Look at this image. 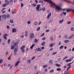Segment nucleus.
<instances>
[{"label": "nucleus", "instance_id": "nucleus-1", "mask_svg": "<svg viewBox=\"0 0 74 74\" xmlns=\"http://www.w3.org/2000/svg\"><path fill=\"white\" fill-rule=\"evenodd\" d=\"M40 5H38L36 8V10L38 11H40L41 10H42V11H44L45 10V8H44L41 9L40 8Z\"/></svg>", "mask_w": 74, "mask_h": 74}, {"label": "nucleus", "instance_id": "nucleus-2", "mask_svg": "<svg viewBox=\"0 0 74 74\" xmlns=\"http://www.w3.org/2000/svg\"><path fill=\"white\" fill-rule=\"evenodd\" d=\"M56 8L57 11H60V10H62V8L60 6H56Z\"/></svg>", "mask_w": 74, "mask_h": 74}, {"label": "nucleus", "instance_id": "nucleus-3", "mask_svg": "<svg viewBox=\"0 0 74 74\" xmlns=\"http://www.w3.org/2000/svg\"><path fill=\"white\" fill-rule=\"evenodd\" d=\"M34 34L33 33H31L30 34V35H29V38H33L34 37Z\"/></svg>", "mask_w": 74, "mask_h": 74}, {"label": "nucleus", "instance_id": "nucleus-4", "mask_svg": "<svg viewBox=\"0 0 74 74\" xmlns=\"http://www.w3.org/2000/svg\"><path fill=\"white\" fill-rule=\"evenodd\" d=\"M1 16L3 19H5L7 18V15L5 14H3Z\"/></svg>", "mask_w": 74, "mask_h": 74}, {"label": "nucleus", "instance_id": "nucleus-5", "mask_svg": "<svg viewBox=\"0 0 74 74\" xmlns=\"http://www.w3.org/2000/svg\"><path fill=\"white\" fill-rule=\"evenodd\" d=\"M12 31L13 33H16V29L14 28L12 29Z\"/></svg>", "mask_w": 74, "mask_h": 74}, {"label": "nucleus", "instance_id": "nucleus-6", "mask_svg": "<svg viewBox=\"0 0 74 74\" xmlns=\"http://www.w3.org/2000/svg\"><path fill=\"white\" fill-rule=\"evenodd\" d=\"M51 16V13H49L47 16V19H49Z\"/></svg>", "mask_w": 74, "mask_h": 74}, {"label": "nucleus", "instance_id": "nucleus-7", "mask_svg": "<svg viewBox=\"0 0 74 74\" xmlns=\"http://www.w3.org/2000/svg\"><path fill=\"white\" fill-rule=\"evenodd\" d=\"M67 66L68 67L69 66V67H68L67 69H66L67 71H68V70H69V69H70V68L71 67V65L70 64H68L67 65Z\"/></svg>", "mask_w": 74, "mask_h": 74}, {"label": "nucleus", "instance_id": "nucleus-8", "mask_svg": "<svg viewBox=\"0 0 74 74\" xmlns=\"http://www.w3.org/2000/svg\"><path fill=\"white\" fill-rule=\"evenodd\" d=\"M52 4H52V5H50V6L51 7H53L54 5H55V3H53L52 2Z\"/></svg>", "mask_w": 74, "mask_h": 74}, {"label": "nucleus", "instance_id": "nucleus-9", "mask_svg": "<svg viewBox=\"0 0 74 74\" xmlns=\"http://www.w3.org/2000/svg\"><path fill=\"white\" fill-rule=\"evenodd\" d=\"M53 45H54V44L52 43L49 45V47H53Z\"/></svg>", "mask_w": 74, "mask_h": 74}, {"label": "nucleus", "instance_id": "nucleus-10", "mask_svg": "<svg viewBox=\"0 0 74 74\" xmlns=\"http://www.w3.org/2000/svg\"><path fill=\"white\" fill-rule=\"evenodd\" d=\"M45 1H48L50 3V4H52V1L50 0H45Z\"/></svg>", "mask_w": 74, "mask_h": 74}, {"label": "nucleus", "instance_id": "nucleus-11", "mask_svg": "<svg viewBox=\"0 0 74 74\" xmlns=\"http://www.w3.org/2000/svg\"><path fill=\"white\" fill-rule=\"evenodd\" d=\"M5 3H6V4L7 5H8V4H9V1H8V0H6L5 1Z\"/></svg>", "mask_w": 74, "mask_h": 74}, {"label": "nucleus", "instance_id": "nucleus-12", "mask_svg": "<svg viewBox=\"0 0 74 74\" xmlns=\"http://www.w3.org/2000/svg\"><path fill=\"white\" fill-rule=\"evenodd\" d=\"M19 63H20V62H19V61H18L15 64V66H18V65L19 64Z\"/></svg>", "mask_w": 74, "mask_h": 74}, {"label": "nucleus", "instance_id": "nucleus-13", "mask_svg": "<svg viewBox=\"0 0 74 74\" xmlns=\"http://www.w3.org/2000/svg\"><path fill=\"white\" fill-rule=\"evenodd\" d=\"M63 21H64V19H62V20L59 21V23H62Z\"/></svg>", "mask_w": 74, "mask_h": 74}, {"label": "nucleus", "instance_id": "nucleus-14", "mask_svg": "<svg viewBox=\"0 0 74 74\" xmlns=\"http://www.w3.org/2000/svg\"><path fill=\"white\" fill-rule=\"evenodd\" d=\"M25 36L26 37H27V35H28V33H27V31H26L25 32Z\"/></svg>", "mask_w": 74, "mask_h": 74}, {"label": "nucleus", "instance_id": "nucleus-15", "mask_svg": "<svg viewBox=\"0 0 74 74\" xmlns=\"http://www.w3.org/2000/svg\"><path fill=\"white\" fill-rule=\"evenodd\" d=\"M71 61V59L70 60H66V62H70Z\"/></svg>", "mask_w": 74, "mask_h": 74}, {"label": "nucleus", "instance_id": "nucleus-16", "mask_svg": "<svg viewBox=\"0 0 74 74\" xmlns=\"http://www.w3.org/2000/svg\"><path fill=\"white\" fill-rule=\"evenodd\" d=\"M45 44V42H43L42 43V46H44Z\"/></svg>", "mask_w": 74, "mask_h": 74}, {"label": "nucleus", "instance_id": "nucleus-17", "mask_svg": "<svg viewBox=\"0 0 74 74\" xmlns=\"http://www.w3.org/2000/svg\"><path fill=\"white\" fill-rule=\"evenodd\" d=\"M69 42V40H64V42L65 43H67Z\"/></svg>", "mask_w": 74, "mask_h": 74}, {"label": "nucleus", "instance_id": "nucleus-18", "mask_svg": "<svg viewBox=\"0 0 74 74\" xmlns=\"http://www.w3.org/2000/svg\"><path fill=\"white\" fill-rule=\"evenodd\" d=\"M25 48V46L23 45L21 47V50H22L23 49H24V48Z\"/></svg>", "mask_w": 74, "mask_h": 74}, {"label": "nucleus", "instance_id": "nucleus-19", "mask_svg": "<svg viewBox=\"0 0 74 74\" xmlns=\"http://www.w3.org/2000/svg\"><path fill=\"white\" fill-rule=\"evenodd\" d=\"M37 51L40 52L41 51H42V50H41L40 48H38L37 49Z\"/></svg>", "mask_w": 74, "mask_h": 74}, {"label": "nucleus", "instance_id": "nucleus-20", "mask_svg": "<svg viewBox=\"0 0 74 74\" xmlns=\"http://www.w3.org/2000/svg\"><path fill=\"white\" fill-rule=\"evenodd\" d=\"M7 5L6 3H4L2 5L3 7H6L7 6Z\"/></svg>", "mask_w": 74, "mask_h": 74}, {"label": "nucleus", "instance_id": "nucleus-21", "mask_svg": "<svg viewBox=\"0 0 74 74\" xmlns=\"http://www.w3.org/2000/svg\"><path fill=\"white\" fill-rule=\"evenodd\" d=\"M64 48V47L63 45L61 46L59 48L60 49H63Z\"/></svg>", "mask_w": 74, "mask_h": 74}, {"label": "nucleus", "instance_id": "nucleus-22", "mask_svg": "<svg viewBox=\"0 0 74 74\" xmlns=\"http://www.w3.org/2000/svg\"><path fill=\"white\" fill-rule=\"evenodd\" d=\"M32 6H34V7H36V3H34L33 4H32L31 5Z\"/></svg>", "mask_w": 74, "mask_h": 74}, {"label": "nucleus", "instance_id": "nucleus-23", "mask_svg": "<svg viewBox=\"0 0 74 74\" xmlns=\"http://www.w3.org/2000/svg\"><path fill=\"white\" fill-rule=\"evenodd\" d=\"M14 48H15V46H14V45H12V46L11 47V49H14Z\"/></svg>", "mask_w": 74, "mask_h": 74}, {"label": "nucleus", "instance_id": "nucleus-24", "mask_svg": "<svg viewBox=\"0 0 74 74\" xmlns=\"http://www.w3.org/2000/svg\"><path fill=\"white\" fill-rule=\"evenodd\" d=\"M64 38H67V39H69V38H68V36L67 35H66L64 37Z\"/></svg>", "mask_w": 74, "mask_h": 74}, {"label": "nucleus", "instance_id": "nucleus-25", "mask_svg": "<svg viewBox=\"0 0 74 74\" xmlns=\"http://www.w3.org/2000/svg\"><path fill=\"white\" fill-rule=\"evenodd\" d=\"M47 66H48V65H44L43 66V68H46L47 67Z\"/></svg>", "mask_w": 74, "mask_h": 74}, {"label": "nucleus", "instance_id": "nucleus-26", "mask_svg": "<svg viewBox=\"0 0 74 74\" xmlns=\"http://www.w3.org/2000/svg\"><path fill=\"white\" fill-rule=\"evenodd\" d=\"M71 31H72V32H74V27H72L71 28Z\"/></svg>", "mask_w": 74, "mask_h": 74}, {"label": "nucleus", "instance_id": "nucleus-27", "mask_svg": "<svg viewBox=\"0 0 74 74\" xmlns=\"http://www.w3.org/2000/svg\"><path fill=\"white\" fill-rule=\"evenodd\" d=\"M27 63H28L29 64H30V63H31V60H29L27 61Z\"/></svg>", "mask_w": 74, "mask_h": 74}, {"label": "nucleus", "instance_id": "nucleus-28", "mask_svg": "<svg viewBox=\"0 0 74 74\" xmlns=\"http://www.w3.org/2000/svg\"><path fill=\"white\" fill-rule=\"evenodd\" d=\"M56 66H57V67H60L61 66L59 64H56Z\"/></svg>", "mask_w": 74, "mask_h": 74}, {"label": "nucleus", "instance_id": "nucleus-29", "mask_svg": "<svg viewBox=\"0 0 74 74\" xmlns=\"http://www.w3.org/2000/svg\"><path fill=\"white\" fill-rule=\"evenodd\" d=\"M73 36H69V38H68V39H71V38H73Z\"/></svg>", "mask_w": 74, "mask_h": 74}, {"label": "nucleus", "instance_id": "nucleus-30", "mask_svg": "<svg viewBox=\"0 0 74 74\" xmlns=\"http://www.w3.org/2000/svg\"><path fill=\"white\" fill-rule=\"evenodd\" d=\"M53 71H54V70L53 69H52L49 71V73H53Z\"/></svg>", "mask_w": 74, "mask_h": 74}, {"label": "nucleus", "instance_id": "nucleus-31", "mask_svg": "<svg viewBox=\"0 0 74 74\" xmlns=\"http://www.w3.org/2000/svg\"><path fill=\"white\" fill-rule=\"evenodd\" d=\"M68 73H69V71H67L64 72L65 74H68Z\"/></svg>", "mask_w": 74, "mask_h": 74}, {"label": "nucleus", "instance_id": "nucleus-32", "mask_svg": "<svg viewBox=\"0 0 74 74\" xmlns=\"http://www.w3.org/2000/svg\"><path fill=\"white\" fill-rule=\"evenodd\" d=\"M14 52H16L18 51V49H16V48H15L14 49Z\"/></svg>", "mask_w": 74, "mask_h": 74}, {"label": "nucleus", "instance_id": "nucleus-33", "mask_svg": "<svg viewBox=\"0 0 74 74\" xmlns=\"http://www.w3.org/2000/svg\"><path fill=\"white\" fill-rule=\"evenodd\" d=\"M10 22L11 23H13V20L12 19H10Z\"/></svg>", "mask_w": 74, "mask_h": 74}, {"label": "nucleus", "instance_id": "nucleus-34", "mask_svg": "<svg viewBox=\"0 0 74 74\" xmlns=\"http://www.w3.org/2000/svg\"><path fill=\"white\" fill-rule=\"evenodd\" d=\"M7 18H9L10 17V14H7Z\"/></svg>", "mask_w": 74, "mask_h": 74}, {"label": "nucleus", "instance_id": "nucleus-35", "mask_svg": "<svg viewBox=\"0 0 74 74\" xmlns=\"http://www.w3.org/2000/svg\"><path fill=\"white\" fill-rule=\"evenodd\" d=\"M62 69L60 68H58L57 69V71H60Z\"/></svg>", "mask_w": 74, "mask_h": 74}, {"label": "nucleus", "instance_id": "nucleus-36", "mask_svg": "<svg viewBox=\"0 0 74 74\" xmlns=\"http://www.w3.org/2000/svg\"><path fill=\"white\" fill-rule=\"evenodd\" d=\"M34 40V42H38V41L37 40V39H35Z\"/></svg>", "mask_w": 74, "mask_h": 74}, {"label": "nucleus", "instance_id": "nucleus-37", "mask_svg": "<svg viewBox=\"0 0 74 74\" xmlns=\"http://www.w3.org/2000/svg\"><path fill=\"white\" fill-rule=\"evenodd\" d=\"M10 41H11V39H9L8 40V44H10Z\"/></svg>", "mask_w": 74, "mask_h": 74}, {"label": "nucleus", "instance_id": "nucleus-38", "mask_svg": "<svg viewBox=\"0 0 74 74\" xmlns=\"http://www.w3.org/2000/svg\"><path fill=\"white\" fill-rule=\"evenodd\" d=\"M3 37L4 38L5 40H6L7 39V37H5V36H3Z\"/></svg>", "mask_w": 74, "mask_h": 74}, {"label": "nucleus", "instance_id": "nucleus-39", "mask_svg": "<svg viewBox=\"0 0 74 74\" xmlns=\"http://www.w3.org/2000/svg\"><path fill=\"white\" fill-rule=\"evenodd\" d=\"M27 24H28V25H30V23H31V22H30V21H29L27 22Z\"/></svg>", "mask_w": 74, "mask_h": 74}, {"label": "nucleus", "instance_id": "nucleus-40", "mask_svg": "<svg viewBox=\"0 0 74 74\" xmlns=\"http://www.w3.org/2000/svg\"><path fill=\"white\" fill-rule=\"evenodd\" d=\"M34 45H35L34 44H33L32 45V46L30 48L31 49H32V48H33V47H34Z\"/></svg>", "mask_w": 74, "mask_h": 74}, {"label": "nucleus", "instance_id": "nucleus-41", "mask_svg": "<svg viewBox=\"0 0 74 74\" xmlns=\"http://www.w3.org/2000/svg\"><path fill=\"white\" fill-rule=\"evenodd\" d=\"M67 58H68L67 56L65 57L63 59V60H65V59H67Z\"/></svg>", "mask_w": 74, "mask_h": 74}, {"label": "nucleus", "instance_id": "nucleus-42", "mask_svg": "<svg viewBox=\"0 0 74 74\" xmlns=\"http://www.w3.org/2000/svg\"><path fill=\"white\" fill-rule=\"evenodd\" d=\"M18 42H15L14 44L15 45H18Z\"/></svg>", "mask_w": 74, "mask_h": 74}, {"label": "nucleus", "instance_id": "nucleus-43", "mask_svg": "<svg viewBox=\"0 0 74 74\" xmlns=\"http://www.w3.org/2000/svg\"><path fill=\"white\" fill-rule=\"evenodd\" d=\"M6 27L7 29H10V26L9 25H7Z\"/></svg>", "mask_w": 74, "mask_h": 74}, {"label": "nucleus", "instance_id": "nucleus-44", "mask_svg": "<svg viewBox=\"0 0 74 74\" xmlns=\"http://www.w3.org/2000/svg\"><path fill=\"white\" fill-rule=\"evenodd\" d=\"M23 3H21V7H23Z\"/></svg>", "mask_w": 74, "mask_h": 74}, {"label": "nucleus", "instance_id": "nucleus-45", "mask_svg": "<svg viewBox=\"0 0 74 74\" xmlns=\"http://www.w3.org/2000/svg\"><path fill=\"white\" fill-rule=\"evenodd\" d=\"M57 52H55L54 53H53L52 54V55H55V54H56L57 53Z\"/></svg>", "mask_w": 74, "mask_h": 74}, {"label": "nucleus", "instance_id": "nucleus-46", "mask_svg": "<svg viewBox=\"0 0 74 74\" xmlns=\"http://www.w3.org/2000/svg\"><path fill=\"white\" fill-rule=\"evenodd\" d=\"M40 27H39L37 29V31H39L40 30Z\"/></svg>", "mask_w": 74, "mask_h": 74}, {"label": "nucleus", "instance_id": "nucleus-47", "mask_svg": "<svg viewBox=\"0 0 74 74\" xmlns=\"http://www.w3.org/2000/svg\"><path fill=\"white\" fill-rule=\"evenodd\" d=\"M35 59V57H33L31 59V60H34V59Z\"/></svg>", "mask_w": 74, "mask_h": 74}, {"label": "nucleus", "instance_id": "nucleus-48", "mask_svg": "<svg viewBox=\"0 0 74 74\" xmlns=\"http://www.w3.org/2000/svg\"><path fill=\"white\" fill-rule=\"evenodd\" d=\"M4 35L3 36H6V37L8 36V34H4Z\"/></svg>", "mask_w": 74, "mask_h": 74}, {"label": "nucleus", "instance_id": "nucleus-49", "mask_svg": "<svg viewBox=\"0 0 74 74\" xmlns=\"http://www.w3.org/2000/svg\"><path fill=\"white\" fill-rule=\"evenodd\" d=\"M50 39L51 41H53V37H50Z\"/></svg>", "mask_w": 74, "mask_h": 74}, {"label": "nucleus", "instance_id": "nucleus-50", "mask_svg": "<svg viewBox=\"0 0 74 74\" xmlns=\"http://www.w3.org/2000/svg\"><path fill=\"white\" fill-rule=\"evenodd\" d=\"M44 34H44V33H42V35H41L40 36L41 37H42L43 36H44Z\"/></svg>", "mask_w": 74, "mask_h": 74}, {"label": "nucleus", "instance_id": "nucleus-51", "mask_svg": "<svg viewBox=\"0 0 74 74\" xmlns=\"http://www.w3.org/2000/svg\"><path fill=\"white\" fill-rule=\"evenodd\" d=\"M22 52H23V53H24V52H25V49H23V50L22 51Z\"/></svg>", "mask_w": 74, "mask_h": 74}, {"label": "nucleus", "instance_id": "nucleus-52", "mask_svg": "<svg viewBox=\"0 0 74 74\" xmlns=\"http://www.w3.org/2000/svg\"><path fill=\"white\" fill-rule=\"evenodd\" d=\"M51 62H52V60H50L49 61V63H51Z\"/></svg>", "mask_w": 74, "mask_h": 74}, {"label": "nucleus", "instance_id": "nucleus-53", "mask_svg": "<svg viewBox=\"0 0 74 74\" xmlns=\"http://www.w3.org/2000/svg\"><path fill=\"white\" fill-rule=\"evenodd\" d=\"M24 37V35H21L20 36L21 38H23Z\"/></svg>", "mask_w": 74, "mask_h": 74}, {"label": "nucleus", "instance_id": "nucleus-54", "mask_svg": "<svg viewBox=\"0 0 74 74\" xmlns=\"http://www.w3.org/2000/svg\"><path fill=\"white\" fill-rule=\"evenodd\" d=\"M34 24H35V25H38V23H37V22H35Z\"/></svg>", "mask_w": 74, "mask_h": 74}, {"label": "nucleus", "instance_id": "nucleus-55", "mask_svg": "<svg viewBox=\"0 0 74 74\" xmlns=\"http://www.w3.org/2000/svg\"><path fill=\"white\" fill-rule=\"evenodd\" d=\"M3 62V60H0V63H2Z\"/></svg>", "mask_w": 74, "mask_h": 74}, {"label": "nucleus", "instance_id": "nucleus-56", "mask_svg": "<svg viewBox=\"0 0 74 74\" xmlns=\"http://www.w3.org/2000/svg\"><path fill=\"white\" fill-rule=\"evenodd\" d=\"M58 45H61V42H59L58 43Z\"/></svg>", "mask_w": 74, "mask_h": 74}, {"label": "nucleus", "instance_id": "nucleus-57", "mask_svg": "<svg viewBox=\"0 0 74 74\" xmlns=\"http://www.w3.org/2000/svg\"><path fill=\"white\" fill-rule=\"evenodd\" d=\"M49 32V29H47L46 31V32Z\"/></svg>", "mask_w": 74, "mask_h": 74}, {"label": "nucleus", "instance_id": "nucleus-58", "mask_svg": "<svg viewBox=\"0 0 74 74\" xmlns=\"http://www.w3.org/2000/svg\"><path fill=\"white\" fill-rule=\"evenodd\" d=\"M8 51L6 52V53L5 55L7 56V55H8Z\"/></svg>", "mask_w": 74, "mask_h": 74}, {"label": "nucleus", "instance_id": "nucleus-59", "mask_svg": "<svg viewBox=\"0 0 74 74\" xmlns=\"http://www.w3.org/2000/svg\"><path fill=\"white\" fill-rule=\"evenodd\" d=\"M53 48H51V49H50V51H52V50H53Z\"/></svg>", "mask_w": 74, "mask_h": 74}, {"label": "nucleus", "instance_id": "nucleus-60", "mask_svg": "<svg viewBox=\"0 0 74 74\" xmlns=\"http://www.w3.org/2000/svg\"><path fill=\"white\" fill-rule=\"evenodd\" d=\"M47 71H48V69H46L45 70V71L46 72H47Z\"/></svg>", "mask_w": 74, "mask_h": 74}, {"label": "nucleus", "instance_id": "nucleus-61", "mask_svg": "<svg viewBox=\"0 0 74 74\" xmlns=\"http://www.w3.org/2000/svg\"><path fill=\"white\" fill-rule=\"evenodd\" d=\"M42 40H45V37H44V38H43L42 39Z\"/></svg>", "mask_w": 74, "mask_h": 74}, {"label": "nucleus", "instance_id": "nucleus-62", "mask_svg": "<svg viewBox=\"0 0 74 74\" xmlns=\"http://www.w3.org/2000/svg\"><path fill=\"white\" fill-rule=\"evenodd\" d=\"M63 14L64 15H66V13L65 12H63Z\"/></svg>", "mask_w": 74, "mask_h": 74}, {"label": "nucleus", "instance_id": "nucleus-63", "mask_svg": "<svg viewBox=\"0 0 74 74\" xmlns=\"http://www.w3.org/2000/svg\"><path fill=\"white\" fill-rule=\"evenodd\" d=\"M16 52H14V55H15V56L16 55Z\"/></svg>", "mask_w": 74, "mask_h": 74}, {"label": "nucleus", "instance_id": "nucleus-64", "mask_svg": "<svg viewBox=\"0 0 74 74\" xmlns=\"http://www.w3.org/2000/svg\"><path fill=\"white\" fill-rule=\"evenodd\" d=\"M72 51H74V47H73L72 48Z\"/></svg>", "mask_w": 74, "mask_h": 74}]
</instances>
